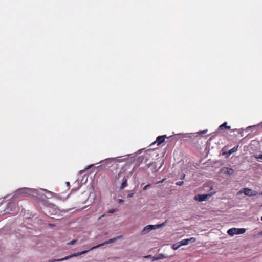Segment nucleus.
<instances>
[{
  "label": "nucleus",
  "mask_w": 262,
  "mask_h": 262,
  "mask_svg": "<svg viewBox=\"0 0 262 262\" xmlns=\"http://www.w3.org/2000/svg\"><path fill=\"white\" fill-rule=\"evenodd\" d=\"M227 122H224L223 124H222V125H221L219 126V128L220 129H222L223 128H227V129H230V126H227Z\"/></svg>",
  "instance_id": "nucleus-15"
},
{
  "label": "nucleus",
  "mask_w": 262,
  "mask_h": 262,
  "mask_svg": "<svg viewBox=\"0 0 262 262\" xmlns=\"http://www.w3.org/2000/svg\"><path fill=\"white\" fill-rule=\"evenodd\" d=\"M104 216H105V215H104V214L102 215L101 216H100L98 218V220H100V219H102V217H103Z\"/></svg>",
  "instance_id": "nucleus-30"
},
{
  "label": "nucleus",
  "mask_w": 262,
  "mask_h": 262,
  "mask_svg": "<svg viewBox=\"0 0 262 262\" xmlns=\"http://www.w3.org/2000/svg\"><path fill=\"white\" fill-rule=\"evenodd\" d=\"M168 257L167 256H166L163 254H159L158 256H152L151 257V260L152 261H156V260H160V259H163L164 258H166Z\"/></svg>",
  "instance_id": "nucleus-10"
},
{
  "label": "nucleus",
  "mask_w": 262,
  "mask_h": 262,
  "mask_svg": "<svg viewBox=\"0 0 262 262\" xmlns=\"http://www.w3.org/2000/svg\"><path fill=\"white\" fill-rule=\"evenodd\" d=\"M115 211V209H110L109 211H108V213H113Z\"/></svg>",
  "instance_id": "nucleus-25"
},
{
  "label": "nucleus",
  "mask_w": 262,
  "mask_h": 262,
  "mask_svg": "<svg viewBox=\"0 0 262 262\" xmlns=\"http://www.w3.org/2000/svg\"><path fill=\"white\" fill-rule=\"evenodd\" d=\"M238 146H235L234 147H233V148L231 149L229 151V155H231L232 154V153L234 152H236L237 150H238Z\"/></svg>",
  "instance_id": "nucleus-17"
},
{
  "label": "nucleus",
  "mask_w": 262,
  "mask_h": 262,
  "mask_svg": "<svg viewBox=\"0 0 262 262\" xmlns=\"http://www.w3.org/2000/svg\"><path fill=\"white\" fill-rule=\"evenodd\" d=\"M184 177H185L184 176H182V179H183L184 178Z\"/></svg>",
  "instance_id": "nucleus-36"
},
{
  "label": "nucleus",
  "mask_w": 262,
  "mask_h": 262,
  "mask_svg": "<svg viewBox=\"0 0 262 262\" xmlns=\"http://www.w3.org/2000/svg\"><path fill=\"white\" fill-rule=\"evenodd\" d=\"M260 195H262V191L259 193Z\"/></svg>",
  "instance_id": "nucleus-38"
},
{
  "label": "nucleus",
  "mask_w": 262,
  "mask_h": 262,
  "mask_svg": "<svg viewBox=\"0 0 262 262\" xmlns=\"http://www.w3.org/2000/svg\"><path fill=\"white\" fill-rule=\"evenodd\" d=\"M45 211L46 214L52 216V217L54 218L55 217L62 216L60 213L65 211V210L59 209L55 205L51 204L47 206Z\"/></svg>",
  "instance_id": "nucleus-1"
},
{
  "label": "nucleus",
  "mask_w": 262,
  "mask_h": 262,
  "mask_svg": "<svg viewBox=\"0 0 262 262\" xmlns=\"http://www.w3.org/2000/svg\"><path fill=\"white\" fill-rule=\"evenodd\" d=\"M184 177H185L184 176H182V179H183L184 178Z\"/></svg>",
  "instance_id": "nucleus-37"
},
{
  "label": "nucleus",
  "mask_w": 262,
  "mask_h": 262,
  "mask_svg": "<svg viewBox=\"0 0 262 262\" xmlns=\"http://www.w3.org/2000/svg\"><path fill=\"white\" fill-rule=\"evenodd\" d=\"M196 241V238L194 237H191L190 238L184 239L179 242L181 245V246L184 245H187L189 243H194Z\"/></svg>",
  "instance_id": "nucleus-7"
},
{
  "label": "nucleus",
  "mask_w": 262,
  "mask_h": 262,
  "mask_svg": "<svg viewBox=\"0 0 262 262\" xmlns=\"http://www.w3.org/2000/svg\"><path fill=\"white\" fill-rule=\"evenodd\" d=\"M209 196H210L209 194H199L195 196L194 200L199 202H202L205 201Z\"/></svg>",
  "instance_id": "nucleus-9"
},
{
  "label": "nucleus",
  "mask_w": 262,
  "mask_h": 262,
  "mask_svg": "<svg viewBox=\"0 0 262 262\" xmlns=\"http://www.w3.org/2000/svg\"><path fill=\"white\" fill-rule=\"evenodd\" d=\"M66 184H67V186H68V187H69V186H70V183H69V182H66Z\"/></svg>",
  "instance_id": "nucleus-33"
},
{
  "label": "nucleus",
  "mask_w": 262,
  "mask_h": 262,
  "mask_svg": "<svg viewBox=\"0 0 262 262\" xmlns=\"http://www.w3.org/2000/svg\"><path fill=\"white\" fill-rule=\"evenodd\" d=\"M123 202V200H122V199H119V200H118V203H122Z\"/></svg>",
  "instance_id": "nucleus-29"
},
{
  "label": "nucleus",
  "mask_w": 262,
  "mask_h": 262,
  "mask_svg": "<svg viewBox=\"0 0 262 262\" xmlns=\"http://www.w3.org/2000/svg\"><path fill=\"white\" fill-rule=\"evenodd\" d=\"M166 222H167V221H165L160 224L155 225L156 229H158L159 228L164 226L166 225Z\"/></svg>",
  "instance_id": "nucleus-16"
},
{
  "label": "nucleus",
  "mask_w": 262,
  "mask_h": 262,
  "mask_svg": "<svg viewBox=\"0 0 262 262\" xmlns=\"http://www.w3.org/2000/svg\"><path fill=\"white\" fill-rule=\"evenodd\" d=\"M261 220L262 221V216L261 217Z\"/></svg>",
  "instance_id": "nucleus-39"
},
{
  "label": "nucleus",
  "mask_w": 262,
  "mask_h": 262,
  "mask_svg": "<svg viewBox=\"0 0 262 262\" xmlns=\"http://www.w3.org/2000/svg\"><path fill=\"white\" fill-rule=\"evenodd\" d=\"M150 186V185L149 184L146 185V186H145L144 187L143 190H147Z\"/></svg>",
  "instance_id": "nucleus-24"
},
{
  "label": "nucleus",
  "mask_w": 262,
  "mask_h": 262,
  "mask_svg": "<svg viewBox=\"0 0 262 262\" xmlns=\"http://www.w3.org/2000/svg\"><path fill=\"white\" fill-rule=\"evenodd\" d=\"M261 233H262V231H261Z\"/></svg>",
  "instance_id": "nucleus-41"
},
{
  "label": "nucleus",
  "mask_w": 262,
  "mask_h": 262,
  "mask_svg": "<svg viewBox=\"0 0 262 262\" xmlns=\"http://www.w3.org/2000/svg\"><path fill=\"white\" fill-rule=\"evenodd\" d=\"M133 194L134 193H129V194H127V198H130V197H132L133 196Z\"/></svg>",
  "instance_id": "nucleus-26"
},
{
  "label": "nucleus",
  "mask_w": 262,
  "mask_h": 262,
  "mask_svg": "<svg viewBox=\"0 0 262 262\" xmlns=\"http://www.w3.org/2000/svg\"><path fill=\"white\" fill-rule=\"evenodd\" d=\"M261 125H262V123H261Z\"/></svg>",
  "instance_id": "nucleus-40"
},
{
  "label": "nucleus",
  "mask_w": 262,
  "mask_h": 262,
  "mask_svg": "<svg viewBox=\"0 0 262 262\" xmlns=\"http://www.w3.org/2000/svg\"><path fill=\"white\" fill-rule=\"evenodd\" d=\"M61 259H62V258H61V259H54L50 260V262L62 261L64 260H61Z\"/></svg>",
  "instance_id": "nucleus-19"
},
{
  "label": "nucleus",
  "mask_w": 262,
  "mask_h": 262,
  "mask_svg": "<svg viewBox=\"0 0 262 262\" xmlns=\"http://www.w3.org/2000/svg\"><path fill=\"white\" fill-rule=\"evenodd\" d=\"M183 183H184V182L183 181H179V182H176V184L177 185L181 186V185H183Z\"/></svg>",
  "instance_id": "nucleus-23"
},
{
  "label": "nucleus",
  "mask_w": 262,
  "mask_h": 262,
  "mask_svg": "<svg viewBox=\"0 0 262 262\" xmlns=\"http://www.w3.org/2000/svg\"><path fill=\"white\" fill-rule=\"evenodd\" d=\"M152 257V256H151V255H147V256H145L144 257H145V258H150L151 259V257Z\"/></svg>",
  "instance_id": "nucleus-28"
},
{
  "label": "nucleus",
  "mask_w": 262,
  "mask_h": 262,
  "mask_svg": "<svg viewBox=\"0 0 262 262\" xmlns=\"http://www.w3.org/2000/svg\"><path fill=\"white\" fill-rule=\"evenodd\" d=\"M89 251V250H85V251L80 252H79V255L84 254L86 253Z\"/></svg>",
  "instance_id": "nucleus-21"
},
{
  "label": "nucleus",
  "mask_w": 262,
  "mask_h": 262,
  "mask_svg": "<svg viewBox=\"0 0 262 262\" xmlns=\"http://www.w3.org/2000/svg\"><path fill=\"white\" fill-rule=\"evenodd\" d=\"M207 132V130L206 129V130H203V131L201 132V133H206Z\"/></svg>",
  "instance_id": "nucleus-31"
},
{
  "label": "nucleus",
  "mask_w": 262,
  "mask_h": 262,
  "mask_svg": "<svg viewBox=\"0 0 262 262\" xmlns=\"http://www.w3.org/2000/svg\"><path fill=\"white\" fill-rule=\"evenodd\" d=\"M18 192L24 195H31L34 197H38L40 195V192L38 190L24 188L18 191Z\"/></svg>",
  "instance_id": "nucleus-2"
},
{
  "label": "nucleus",
  "mask_w": 262,
  "mask_h": 262,
  "mask_svg": "<svg viewBox=\"0 0 262 262\" xmlns=\"http://www.w3.org/2000/svg\"><path fill=\"white\" fill-rule=\"evenodd\" d=\"M93 165H94L93 164H92V165H90L88 166L87 167V168H86V169H89L90 168H91L92 167H93Z\"/></svg>",
  "instance_id": "nucleus-27"
},
{
  "label": "nucleus",
  "mask_w": 262,
  "mask_h": 262,
  "mask_svg": "<svg viewBox=\"0 0 262 262\" xmlns=\"http://www.w3.org/2000/svg\"><path fill=\"white\" fill-rule=\"evenodd\" d=\"M246 230L244 228H232L230 229H229L227 231V233L230 236H233L234 235L236 234H243L245 232Z\"/></svg>",
  "instance_id": "nucleus-3"
},
{
  "label": "nucleus",
  "mask_w": 262,
  "mask_h": 262,
  "mask_svg": "<svg viewBox=\"0 0 262 262\" xmlns=\"http://www.w3.org/2000/svg\"><path fill=\"white\" fill-rule=\"evenodd\" d=\"M121 172H120L119 173H118V178L120 177V174H121Z\"/></svg>",
  "instance_id": "nucleus-35"
},
{
  "label": "nucleus",
  "mask_w": 262,
  "mask_h": 262,
  "mask_svg": "<svg viewBox=\"0 0 262 262\" xmlns=\"http://www.w3.org/2000/svg\"><path fill=\"white\" fill-rule=\"evenodd\" d=\"M164 180H165V179H164L162 180L161 181H159V182H158V183H162V182H164Z\"/></svg>",
  "instance_id": "nucleus-32"
},
{
  "label": "nucleus",
  "mask_w": 262,
  "mask_h": 262,
  "mask_svg": "<svg viewBox=\"0 0 262 262\" xmlns=\"http://www.w3.org/2000/svg\"><path fill=\"white\" fill-rule=\"evenodd\" d=\"M254 157L256 159H262V155H256L254 156Z\"/></svg>",
  "instance_id": "nucleus-20"
},
{
  "label": "nucleus",
  "mask_w": 262,
  "mask_h": 262,
  "mask_svg": "<svg viewBox=\"0 0 262 262\" xmlns=\"http://www.w3.org/2000/svg\"><path fill=\"white\" fill-rule=\"evenodd\" d=\"M252 127V126L248 127L246 129V130H248L250 128Z\"/></svg>",
  "instance_id": "nucleus-34"
},
{
  "label": "nucleus",
  "mask_w": 262,
  "mask_h": 262,
  "mask_svg": "<svg viewBox=\"0 0 262 262\" xmlns=\"http://www.w3.org/2000/svg\"><path fill=\"white\" fill-rule=\"evenodd\" d=\"M239 193H243L245 195L249 196H255L258 194L257 191H253L248 188L243 189L239 192Z\"/></svg>",
  "instance_id": "nucleus-4"
},
{
  "label": "nucleus",
  "mask_w": 262,
  "mask_h": 262,
  "mask_svg": "<svg viewBox=\"0 0 262 262\" xmlns=\"http://www.w3.org/2000/svg\"><path fill=\"white\" fill-rule=\"evenodd\" d=\"M127 177H124L122 179V182L120 186V189H123L125 187L127 186Z\"/></svg>",
  "instance_id": "nucleus-13"
},
{
  "label": "nucleus",
  "mask_w": 262,
  "mask_h": 262,
  "mask_svg": "<svg viewBox=\"0 0 262 262\" xmlns=\"http://www.w3.org/2000/svg\"><path fill=\"white\" fill-rule=\"evenodd\" d=\"M79 256V252L78 253H73V254H72L68 256H66V257H64L63 258H62L61 260H67L69 258H71L72 257H76V256Z\"/></svg>",
  "instance_id": "nucleus-14"
},
{
  "label": "nucleus",
  "mask_w": 262,
  "mask_h": 262,
  "mask_svg": "<svg viewBox=\"0 0 262 262\" xmlns=\"http://www.w3.org/2000/svg\"><path fill=\"white\" fill-rule=\"evenodd\" d=\"M41 190L44 191L46 192V197L47 198H51L55 195L54 193H53L52 192L50 191L47 189H40Z\"/></svg>",
  "instance_id": "nucleus-11"
},
{
  "label": "nucleus",
  "mask_w": 262,
  "mask_h": 262,
  "mask_svg": "<svg viewBox=\"0 0 262 262\" xmlns=\"http://www.w3.org/2000/svg\"><path fill=\"white\" fill-rule=\"evenodd\" d=\"M166 137V135L158 136L156 139V142L158 143V144H160L163 143L164 141L165 138Z\"/></svg>",
  "instance_id": "nucleus-12"
},
{
  "label": "nucleus",
  "mask_w": 262,
  "mask_h": 262,
  "mask_svg": "<svg viewBox=\"0 0 262 262\" xmlns=\"http://www.w3.org/2000/svg\"><path fill=\"white\" fill-rule=\"evenodd\" d=\"M220 171L224 174H228V175H232L234 171L232 168H229L227 167H223L221 170Z\"/></svg>",
  "instance_id": "nucleus-8"
},
{
  "label": "nucleus",
  "mask_w": 262,
  "mask_h": 262,
  "mask_svg": "<svg viewBox=\"0 0 262 262\" xmlns=\"http://www.w3.org/2000/svg\"><path fill=\"white\" fill-rule=\"evenodd\" d=\"M181 246V245H180V242H178L176 244H174L173 246H172V248L173 250H177L179 248H180Z\"/></svg>",
  "instance_id": "nucleus-18"
},
{
  "label": "nucleus",
  "mask_w": 262,
  "mask_h": 262,
  "mask_svg": "<svg viewBox=\"0 0 262 262\" xmlns=\"http://www.w3.org/2000/svg\"><path fill=\"white\" fill-rule=\"evenodd\" d=\"M76 243V240H72L71 241H70L68 244L69 245H73L74 244H75Z\"/></svg>",
  "instance_id": "nucleus-22"
},
{
  "label": "nucleus",
  "mask_w": 262,
  "mask_h": 262,
  "mask_svg": "<svg viewBox=\"0 0 262 262\" xmlns=\"http://www.w3.org/2000/svg\"><path fill=\"white\" fill-rule=\"evenodd\" d=\"M156 229L155 225L146 226L141 232V234L143 235L148 234L152 230Z\"/></svg>",
  "instance_id": "nucleus-5"
},
{
  "label": "nucleus",
  "mask_w": 262,
  "mask_h": 262,
  "mask_svg": "<svg viewBox=\"0 0 262 262\" xmlns=\"http://www.w3.org/2000/svg\"><path fill=\"white\" fill-rule=\"evenodd\" d=\"M119 238V237H117L116 238H111V239H110L109 240L107 241H105L104 242V243L101 244H99V245H98L97 246H94L92 248H91L89 250H93V249H96V248H99L101 246H103V245H106V244H111V243H114L115 241H116L117 239Z\"/></svg>",
  "instance_id": "nucleus-6"
}]
</instances>
